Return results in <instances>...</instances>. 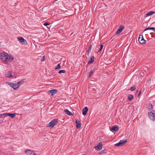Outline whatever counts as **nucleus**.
I'll return each instance as SVG.
<instances>
[{"label": "nucleus", "instance_id": "obj_14", "mask_svg": "<svg viewBox=\"0 0 155 155\" xmlns=\"http://www.w3.org/2000/svg\"><path fill=\"white\" fill-rule=\"evenodd\" d=\"M95 70H91L90 72L87 73V77L88 78H90L91 75L94 73Z\"/></svg>", "mask_w": 155, "mask_h": 155}, {"label": "nucleus", "instance_id": "obj_32", "mask_svg": "<svg viewBox=\"0 0 155 155\" xmlns=\"http://www.w3.org/2000/svg\"><path fill=\"white\" fill-rule=\"evenodd\" d=\"M64 111L66 114H68V110L67 109H65L64 110Z\"/></svg>", "mask_w": 155, "mask_h": 155}, {"label": "nucleus", "instance_id": "obj_21", "mask_svg": "<svg viewBox=\"0 0 155 155\" xmlns=\"http://www.w3.org/2000/svg\"><path fill=\"white\" fill-rule=\"evenodd\" d=\"M133 97H134L132 95H130L128 97V99L129 101H130L133 98Z\"/></svg>", "mask_w": 155, "mask_h": 155}, {"label": "nucleus", "instance_id": "obj_33", "mask_svg": "<svg viewBox=\"0 0 155 155\" xmlns=\"http://www.w3.org/2000/svg\"><path fill=\"white\" fill-rule=\"evenodd\" d=\"M92 48V45H90L89 46V49L91 50Z\"/></svg>", "mask_w": 155, "mask_h": 155}, {"label": "nucleus", "instance_id": "obj_3", "mask_svg": "<svg viewBox=\"0 0 155 155\" xmlns=\"http://www.w3.org/2000/svg\"><path fill=\"white\" fill-rule=\"evenodd\" d=\"M58 119H55L51 121L48 124V127L53 128L56 125V124L58 122Z\"/></svg>", "mask_w": 155, "mask_h": 155}, {"label": "nucleus", "instance_id": "obj_19", "mask_svg": "<svg viewBox=\"0 0 155 155\" xmlns=\"http://www.w3.org/2000/svg\"><path fill=\"white\" fill-rule=\"evenodd\" d=\"M153 30V31L154 32H155V28H153V27L147 28L145 29L144 31H146L147 30Z\"/></svg>", "mask_w": 155, "mask_h": 155}, {"label": "nucleus", "instance_id": "obj_23", "mask_svg": "<svg viewBox=\"0 0 155 155\" xmlns=\"http://www.w3.org/2000/svg\"><path fill=\"white\" fill-rule=\"evenodd\" d=\"M103 46L104 45L102 44L100 45V50L98 51L97 53H98L101 51V50L102 49Z\"/></svg>", "mask_w": 155, "mask_h": 155}, {"label": "nucleus", "instance_id": "obj_5", "mask_svg": "<svg viewBox=\"0 0 155 155\" xmlns=\"http://www.w3.org/2000/svg\"><path fill=\"white\" fill-rule=\"evenodd\" d=\"M127 142V141L126 140H121L118 143L115 144L114 145L115 146L119 147L124 144V143H126Z\"/></svg>", "mask_w": 155, "mask_h": 155}, {"label": "nucleus", "instance_id": "obj_1", "mask_svg": "<svg viewBox=\"0 0 155 155\" xmlns=\"http://www.w3.org/2000/svg\"><path fill=\"white\" fill-rule=\"evenodd\" d=\"M0 59L5 64H8L14 58L11 55L6 52H3L0 54Z\"/></svg>", "mask_w": 155, "mask_h": 155}, {"label": "nucleus", "instance_id": "obj_4", "mask_svg": "<svg viewBox=\"0 0 155 155\" xmlns=\"http://www.w3.org/2000/svg\"><path fill=\"white\" fill-rule=\"evenodd\" d=\"M148 116L150 119L153 121H154L155 119V114L154 113L150 112L148 113Z\"/></svg>", "mask_w": 155, "mask_h": 155}, {"label": "nucleus", "instance_id": "obj_10", "mask_svg": "<svg viewBox=\"0 0 155 155\" xmlns=\"http://www.w3.org/2000/svg\"><path fill=\"white\" fill-rule=\"evenodd\" d=\"M18 40L20 42L23 44H25L27 42L26 40L22 37H18Z\"/></svg>", "mask_w": 155, "mask_h": 155}, {"label": "nucleus", "instance_id": "obj_17", "mask_svg": "<svg viewBox=\"0 0 155 155\" xmlns=\"http://www.w3.org/2000/svg\"><path fill=\"white\" fill-rule=\"evenodd\" d=\"M119 127L117 126H114L112 127L111 129L115 131H117L119 130Z\"/></svg>", "mask_w": 155, "mask_h": 155}, {"label": "nucleus", "instance_id": "obj_7", "mask_svg": "<svg viewBox=\"0 0 155 155\" xmlns=\"http://www.w3.org/2000/svg\"><path fill=\"white\" fill-rule=\"evenodd\" d=\"M57 91L55 89H52L48 92V94L52 96L54 95L57 92Z\"/></svg>", "mask_w": 155, "mask_h": 155}, {"label": "nucleus", "instance_id": "obj_35", "mask_svg": "<svg viewBox=\"0 0 155 155\" xmlns=\"http://www.w3.org/2000/svg\"><path fill=\"white\" fill-rule=\"evenodd\" d=\"M140 92H141V91H140V93H139V94H138V96H139L140 95Z\"/></svg>", "mask_w": 155, "mask_h": 155}, {"label": "nucleus", "instance_id": "obj_26", "mask_svg": "<svg viewBox=\"0 0 155 155\" xmlns=\"http://www.w3.org/2000/svg\"><path fill=\"white\" fill-rule=\"evenodd\" d=\"M60 67H61V65H60V64H58L57 65V66L56 67L54 68L55 69H57L60 68Z\"/></svg>", "mask_w": 155, "mask_h": 155}, {"label": "nucleus", "instance_id": "obj_28", "mask_svg": "<svg viewBox=\"0 0 155 155\" xmlns=\"http://www.w3.org/2000/svg\"><path fill=\"white\" fill-rule=\"evenodd\" d=\"M10 113H5L3 114L2 115H5V117L9 116V115Z\"/></svg>", "mask_w": 155, "mask_h": 155}, {"label": "nucleus", "instance_id": "obj_20", "mask_svg": "<svg viewBox=\"0 0 155 155\" xmlns=\"http://www.w3.org/2000/svg\"><path fill=\"white\" fill-rule=\"evenodd\" d=\"M148 108L150 110H152L153 109V106L151 104H149L148 105Z\"/></svg>", "mask_w": 155, "mask_h": 155}, {"label": "nucleus", "instance_id": "obj_16", "mask_svg": "<svg viewBox=\"0 0 155 155\" xmlns=\"http://www.w3.org/2000/svg\"><path fill=\"white\" fill-rule=\"evenodd\" d=\"M94 56H92L91 57V58H90V59L89 60L88 62V64H90L93 63L94 61Z\"/></svg>", "mask_w": 155, "mask_h": 155}, {"label": "nucleus", "instance_id": "obj_34", "mask_svg": "<svg viewBox=\"0 0 155 155\" xmlns=\"http://www.w3.org/2000/svg\"><path fill=\"white\" fill-rule=\"evenodd\" d=\"M91 50H90V49H88V50H87V51H88V53L90 52H91Z\"/></svg>", "mask_w": 155, "mask_h": 155}, {"label": "nucleus", "instance_id": "obj_6", "mask_svg": "<svg viewBox=\"0 0 155 155\" xmlns=\"http://www.w3.org/2000/svg\"><path fill=\"white\" fill-rule=\"evenodd\" d=\"M138 41L139 43L142 44H144L145 43V41L144 39L143 36L142 35H139Z\"/></svg>", "mask_w": 155, "mask_h": 155}, {"label": "nucleus", "instance_id": "obj_12", "mask_svg": "<svg viewBox=\"0 0 155 155\" xmlns=\"http://www.w3.org/2000/svg\"><path fill=\"white\" fill-rule=\"evenodd\" d=\"M75 122L77 125V127L78 129H79L81 127V124L80 121L78 119H76Z\"/></svg>", "mask_w": 155, "mask_h": 155}, {"label": "nucleus", "instance_id": "obj_18", "mask_svg": "<svg viewBox=\"0 0 155 155\" xmlns=\"http://www.w3.org/2000/svg\"><path fill=\"white\" fill-rule=\"evenodd\" d=\"M155 13V12H153V11H150V12H148L146 14V16H150V15H152L153 14Z\"/></svg>", "mask_w": 155, "mask_h": 155}, {"label": "nucleus", "instance_id": "obj_36", "mask_svg": "<svg viewBox=\"0 0 155 155\" xmlns=\"http://www.w3.org/2000/svg\"><path fill=\"white\" fill-rule=\"evenodd\" d=\"M154 112L155 111L154 110H152V112L154 113Z\"/></svg>", "mask_w": 155, "mask_h": 155}, {"label": "nucleus", "instance_id": "obj_11", "mask_svg": "<svg viewBox=\"0 0 155 155\" xmlns=\"http://www.w3.org/2000/svg\"><path fill=\"white\" fill-rule=\"evenodd\" d=\"M102 148V143L101 142L99 143V144L96 146H95L94 148L97 150L99 151L101 150Z\"/></svg>", "mask_w": 155, "mask_h": 155}, {"label": "nucleus", "instance_id": "obj_25", "mask_svg": "<svg viewBox=\"0 0 155 155\" xmlns=\"http://www.w3.org/2000/svg\"><path fill=\"white\" fill-rule=\"evenodd\" d=\"M10 116L11 118H13L15 116V114H9V116Z\"/></svg>", "mask_w": 155, "mask_h": 155}, {"label": "nucleus", "instance_id": "obj_37", "mask_svg": "<svg viewBox=\"0 0 155 155\" xmlns=\"http://www.w3.org/2000/svg\"><path fill=\"white\" fill-rule=\"evenodd\" d=\"M103 151H101V152H103Z\"/></svg>", "mask_w": 155, "mask_h": 155}, {"label": "nucleus", "instance_id": "obj_9", "mask_svg": "<svg viewBox=\"0 0 155 155\" xmlns=\"http://www.w3.org/2000/svg\"><path fill=\"white\" fill-rule=\"evenodd\" d=\"M124 28L125 27L124 26H120L117 29V30L116 31V35H117L120 33L124 29Z\"/></svg>", "mask_w": 155, "mask_h": 155}, {"label": "nucleus", "instance_id": "obj_13", "mask_svg": "<svg viewBox=\"0 0 155 155\" xmlns=\"http://www.w3.org/2000/svg\"><path fill=\"white\" fill-rule=\"evenodd\" d=\"M88 111V109L87 107H85L82 110V113L84 115H85L86 114L87 112Z\"/></svg>", "mask_w": 155, "mask_h": 155}, {"label": "nucleus", "instance_id": "obj_8", "mask_svg": "<svg viewBox=\"0 0 155 155\" xmlns=\"http://www.w3.org/2000/svg\"><path fill=\"white\" fill-rule=\"evenodd\" d=\"M25 153L27 155H36L33 151L29 150H25Z\"/></svg>", "mask_w": 155, "mask_h": 155}, {"label": "nucleus", "instance_id": "obj_15", "mask_svg": "<svg viewBox=\"0 0 155 155\" xmlns=\"http://www.w3.org/2000/svg\"><path fill=\"white\" fill-rule=\"evenodd\" d=\"M5 76L7 78L12 77V74L10 71H8L5 74Z\"/></svg>", "mask_w": 155, "mask_h": 155}, {"label": "nucleus", "instance_id": "obj_22", "mask_svg": "<svg viewBox=\"0 0 155 155\" xmlns=\"http://www.w3.org/2000/svg\"><path fill=\"white\" fill-rule=\"evenodd\" d=\"M24 79H23L19 81L18 82H17V83H18V85H20L21 84H23V83L24 82Z\"/></svg>", "mask_w": 155, "mask_h": 155}, {"label": "nucleus", "instance_id": "obj_30", "mask_svg": "<svg viewBox=\"0 0 155 155\" xmlns=\"http://www.w3.org/2000/svg\"><path fill=\"white\" fill-rule=\"evenodd\" d=\"M50 24L49 23H48V22H45L44 24V25L45 26H47V25H49Z\"/></svg>", "mask_w": 155, "mask_h": 155}, {"label": "nucleus", "instance_id": "obj_24", "mask_svg": "<svg viewBox=\"0 0 155 155\" xmlns=\"http://www.w3.org/2000/svg\"><path fill=\"white\" fill-rule=\"evenodd\" d=\"M135 89H136V86L134 85L132 86L130 88V90L131 91H134Z\"/></svg>", "mask_w": 155, "mask_h": 155}, {"label": "nucleus", "instance_id": "obj_31", "mask_svg": "<svg viewBox=\"0 0 155 155\" xmlns=\"http://www.w3.org/2000/svg\"><path fill=\"white\" fill-rule=\"evenodd\" d=\"M73 114L68 110V115L73 116Z\"/></svg>", "mask_w": 155, "mask_h": 155}, {"label": "nucleus", "instance_id": "obj_29", "mask_svg": "<svg viewBox=\"0 0 155 155\" xmlns=\"http://www.w3.org/2000/svg\"><path fill=\"white\" fill-rule=\"evenodd\" d=\"M45 56H43L42 58L41 59V61H44L45 60Z\"/></svg>", "mask_w": 155, "mask_h": 155}, {"label": "nucleus", "instance_id": "obj_27", "mask_svg": "<svg viewBox=\"0 0 155 155\" xmlns=\"http://www.w3.org/2000/svg\"><path fill=\"white\" fill-rule=\"evenodd\" d=\"M65 71L64 70H61L59 71L58 73L61 74V73H64Z\"/></svg>", "mask_w": 155, "mask_h": 155}, {"label": "nucleus", "instance_id": "obj_2", "mask_svg": "<svg viewBox=\"0 0 155 155\" xmlns=\"http://www.w3.org/2000/svg\"><path fill=\"white\" fill-rule=\"evenodd\" d=\"M6 83L13 88L14 90L17 89L20 86V85H18L17 82L15 83H14L6 82Z\"/></svg>", "mask_w": 155, "mask_h": 155}]
</instances>
